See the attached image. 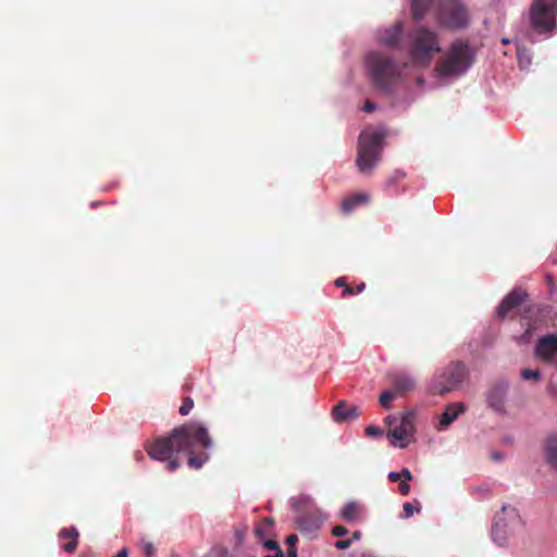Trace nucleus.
<instances>
[{
  "label": "nucleus",
  "instance_id": "f257e3e1",
  "mask_svg": "<svg viewBox=\"0 0 557 557\" xmlns=\"http://www.w3.org/2000/svg\"><path fill=\"white\" fill-rule=\"evenodd\" d=\"M213 445L212 438L199 422L185 423L175 428L169 437L156 440L148 448V455L156 460L168 461L169 471H175L181 462L172 458L173 454L188 455L187 463L193 469H200L209 459L207 454L195 455L196 449H209Z\"/></svg>",
  "mask_w": 557,
  "mask_h": 557
},
{
  "label": "nucleus",
  "instance_id": "f03ea898",
  "mask_svg": "<svg viewBox=\"0 0 557 557\" xmlns=\"http://www.w3.org/2000/svg\"><path fill=\"white\" fill-rule=\"evenodd\" d=\"M407 51L413 65L429 66L442 51L437 34L424 27L412 29L407 36Z\"/></svg>",
  "mask_w": 557,
  "mask_h": 557
},
{
  "label": "nucleus",
  "instance_id": "7ed1b4c3",
  "mask_svg": "<svg viewBox=\"0 0 557 557\" xmlns=\"http://www.w3.org/2000/svg\"><path fill=\"white\" fill-rule=\"evenodd\" d=\"M472 62L473 53L468 42L456 40L451 44L446 55L437 62L435 72L443 77L459 76L470 67Z\"/></svg>",
  "mask_w": 557,
  "mask_h": 557
},
{
  "label": "nucleus",
  "instance_id": "20e7f679",
  "mask_svg": "<svg viewBox=\"0 0 557 557\" xmlns=\"http://www.w3.org/2000/svg\"><path fill=\"white\" fill-rule=\"evenodd\" d=\"M367 65L373 84L384 91H388L400 75L397 64L381 52L369 53Z\"/></svg>",
  "mask_w": 557,
  "mask_h": 557
},
{
  "label": "nucleus",
  "instance_id": "39448f33",
  "mask_svg": "<svg viewBox=\"0 0 557 557\" xmlns=\"http://www.w3.org/2000/svg\"><path fill=\"white\" fill-rule=\"evenodd\" d=\"M384 134L362 132L359 137L357 166L361 173H370L379 163L383 148Z\"/></svg>",
  "mask_w": 557,
  "mask_h": 557
},
{
  "label": "nucleus",
  "instance_id": "423d86ee",
  "mask_svg": "<svg viewBox=\"0 0 557 557\" xmlns=\"http://www.w3.org/2000/svg\"><path fill=\"white\" fill-rule=\"evenodd\" d=\"M467 376V367L461 361H453L437 370L429 385L432 394L444 395L458 388Z\"/></svg>",
  "mask_w": 557,
  "mask_h": 557
},
{
  "label": "nucleus",
  "instance_id": "0eeeda50",
  "mask_svg": "<svg viewBox=\"0 0 557 557\" xmlns=\"http://www.w3.org/2000/svg\"><path fill=\"white\" fill-rule=\"evenodd\" d=\"M438 23L449 29H462L469 25V13L460 0H443L438 10Z\"/></svg>",
  "mask_w": 557,
  "mask_h": 557
},
{
  "label": "nucleus",
  "instance_id": "6e6552de",
  "mask_svg": "<svg viewBox=\"0 0 557 557\" xmlns=\"http://www.w3.org/2000/svg\"><path fill=\"white\" fill-rule=\"evenodd\" d=\"M521 523V518L515 507L510 505L503 506L500 511L495 516L492 531L494 540L499 545H503L507 536L511 534L516 528L520 527Z\"/></svg>",
  "mask_w": 557,
  "mask_h": 557
},
{
  "label": "nucleus",
  "instance_id": "1a4fd4ad",
  "mask_svg": "<svg viewBox=\"0 0 557 557\" xmlns=\"http://www.w3.org/2000/svg\"><path fill=\"white\" fill-rule=\"evenodd\" d=\"M557 0H534L531 7V24L540 33L555 27Z\"/></svg>",
  "mask_w": 557,
  "mask_h": 557
},
{
  "label": "nucleus",
  "instance_id": "9d476101",
  "mask_svg": "<svg viewBox=\"0 0 557 557\" xmlns=\"http://www.w3.org/2000/svg\"><path fill=\"white\" fill-rule=\"evenodd\" d=\"M414 413L407 411L400 416L399 422L388 430L387 435L393 438L392 444L397 445L400 448L408 446L411 436L414 433L413 425Z\"/></svg>",
  "mask_w": 557,
  "mask_h": 557
},
{
  "label": "nucleus",
  "instance_id": "9b49d317",
  "mask_svg": "<svg viewBox=\"0 0 557 557\" xmlns=\"http://www.w3.org/2000/svg\"><path fill=\"white\" fill-rule=\"evenodd\" d=\"M528 294L522 289L511 290L497 307V315L502 319L515 312L527 299Z\"/></svg>",
  "mask_w": 557,
  "mask_h": 557
},
{
  "label": "nucleus",
  "instance_id": "f8f14e48",
  "mask_svg": "<svg viewBox=\"0 0 557 557\" xmlns=\"http://www.w3.org/2000/svg\"><path fill=\"white\" fill-rule=\"evenodd\" d=\"M535 355L541 360L549 362L557 355V335H546L539 339Z\"/></svg>",
  "mask_w": 557,
  "mask_h": 557
},
{
  "label": "nucleus",
  "instance_id": "ddd939ff",
  "mask_svg": "<svg viewBox=\"0 0 557 557\" xmlns=\"http://www.w3.org/2000/svg\"><path fill=\"white\" fill-rule=\"evenodd\" d=\"M336 422H345L359 417L357 407L349 406L345 400H341L332 410Z\"/></svg>",
  "mask_w": 557,
  "mask_h": 557
},
{
  "label": "nucleus",
  "instance_id": "4468645a",
  "mask_svg": "<svg viewBox=\"0 0 557 557\" xmlns=\"http://www.w3.org/2000/svg\"><path fill=\"white\" fill-rule=\"evenodd\" d=\"M466 410L462 403H453L446 406L440 419V428L446 429L449 426L457 417Z\"/></svg>",
  "mask_w": 557,
  "mask_h": 557
},
{
  "label": "nucleus",
  "instance_id": "2eb2a0df",
  "mask_svg": "<svg viewBox=\"0 0 557 557\" xmlns=\"http://www.w3.org/2000/svg\"><path fill=\"white\" fill-rule=\"evenodd\" d=\"M403 33V23L396 22L388 28L384 29L380 36V41L388 47H395L400 38Z\"/></svg>",
  "mask_w": 557,
  "mask_h": 557
},
{
  "label": "nucleus",
  "instance_id": "dca6fc26",
  "mask_svg": "<svg viewBox=\"0 0 557 557\" xmlns=\"http://www.w3.org/2000/svg\"><path fill=\"white\" fill-rule=\"evenodd\" d=\"M79 536V532L75 527L64 528L59 532V537L62 540L70 539V543H63L62 549L66 553H74L77 548V540Z\"/></svg>",
  "mask_w": 557,
  "mask_h": 557
},
{
  "label": "nucleus",
  "instance_id": "f3484780",
  "mask_svg": "<svg viewBox=\"0 0 557 557\" xmlns=\"http://www.w3.org/2000/svg\"><path fill=\"white\" fill-rule=\"evenodd\" d=\"M370 200V196L364 193L356 194L351 197L346 198L342 203V210L344 213H350L359 205L366 203Z\"/></svg>",
  "mask_w": 557,
  "mask_h": 557
},
{
  "label": "nucleus",
  "instance_id": "a211bd4d",
  "mask_svg": "<svg viewBox=\"0 0 557 557\" xmlns=\"http://www.w3.org/2000/svg\"><path fill=\"white\" fill-rule=\"evenodd\" d=\"M545 458L555 470H557V435L549 436L545 445Z\"/></svg>",
  "mask_w": 557,
  "mask_h": 557
},
{
  "label": "nucleus",
  "instance_id": "6ab92c4d",
  "mask_svg": "<svg viewBox=\"0 0 557 557\" xmlns=\"http://www.w3.org/2000/svg\"><path fill=\"white\" fill-rule=\"evenodd\" d=\"M297 524H298V529L301 532H308V533L313 532L320 528V522L315 518H312L310 515H307V513L301 515L297 519Z\"/></svg>",
  "mask_w": 557,
  "mask_h": 557
},
{
  "label": "nucleus",
  "instance_id": "aec40b11",
  "mask_svg": "<svg viewBox=\"0 0 557 557\" xmlns=\"http://www.w3.org/2000/svg\"><path fill=\"white\" fill-rule=\"evenodd\" d=\"M413 379L406 375H398L394 379V392L395 394H403L413 389Z\"/></svg>",
  "mask_w": 557,
  "mask_h": 557
},
{
  "label": "nucleus",
  "instance_id": "412c9836",
  "mask_svg": "<svg viewBox=\"0 0 557 557\" xmlns=\"http://www.w3.org/2000/svg\"><path fill=\"white\" fill-rule=\"evenodd\" d=\"M431 0H412L411 11L414 21H421L429 10Z\"/></svg>",
  "mask_w": 557,
  "mask_h": 557
},
{
  "label": "nucleus",
  "instance_id": "4be33fe9",
  "mask_svg": "<svg viewBox=\"0 0 557 557\" xmlns=\"http://www.w3.org/2000/svg\"><path fill=\"white\" fill-rule=\"evenodd\" d=\"M504 395L500 389L492 391L488 395V404L492 408L497 411H500L504 407Z\"/></svg>",
  "mask_w": 557,
  "mask_h": 557
},
{
  "label": "nucleus",
  "instance_id": "5701e85b",
  "mask_svg": "<svg viewBox=\"0 0 557 557\" xmlns=\"http://www.w3.org/2000/svg\"><path fill=\"white\" fill-rule=\"evenodd\" d=\"M359 508L356 503H348L342 509V518L346 521H354L357 519Z\"/></svg>",
  "mask_w": 557,
  "mask_h": 557
},
{
  "label": "nucleus",
  "instance_id": "b1692460",
  "mask_svg": "<svg viewBox=\"0 0 557 557\" xmlns=\"http://www.w3.org/2000/svg\"><path fill=\"white\" fill-rule=\"evenodd\" d=\"M396 394L394 391H384L379 398V403L385 409L389 408L391 401L395 398Z\"/></svg>",
  "mask_w": 557,
  "mask_h": 557
},
{
  "label": "nucleus",
  "instance_id": "393cba45",
  "mask_svg": "<svg viewBox=\"0 0 557 557\" xmlns=\"http://www.w3.org/2000/svg\"><path fill=\"white\" fill-rule=\"evenodd\" d=\"M193 407H194V400L187 396V397L183 398V403H182L178 411L182 416H187L191 411Z\"/></svg>",
  "mask_w": 557,
  "mask_h": 557
},
{
  "label": "nucleus",
  "instance_id": "a878e982",
  "mask_svg": "<svg viewBox=\"0 0 557 557\" xmlns=\"http://www.w3.org/2000/svg\"><path fill=\"white\" fill-rule=\"evenodd\" d=\"M364 288H366L364 283H360L356 287L346 286V288L343 290V297L360 294L364 290Z\"/></svg>",
  "mask_w": 557,
  "mask_h": 557
},
{
  "label": "nucleus",
  "instance_id": "bb28decb",
  "mask_svg": "<svg viewBox=\"0 0 557 557\" xmlns=\"http://www.w3.org/2000/svg\"><path fill=\"white\" fill-rule=\"evenodd\" d=\"M521 376L524 380H531L532 379V380H536L537 381L541 377V373L537 370L524 369L521 372Z\"/></svg>",
  "mask_w": 557,
  "mask_h": 557
},
{
  "label": "nucleus",
  "instance_id": "cd10ccee",
  "mask_svg": "<svg viewBox=\"0 0 557 557\" xmlns=\"http://www.w3.org/2000/svg\"><path fill=\"white\" fill-rule=\"evenodd\" d=\"M141 549L146 557H152L156 553V547L151 542H144L141 543Z\"/></svg>",
  "mask_w": 557,
  "mask_h": 557
},
{
  "label": "nucleus",
  "instance_id": "c85d7f7f",
  "mask_svg": "<svg viewBox=\"0 0 557 557\" xmlns=\"http://www.w3.org/2000/svg\"><path fill=\"white\" fill-rule=\"evenodd\" d=\"M247 528H237L235 529L234 535L236 537L237 544L240 545L243 543V540L246 535Z\"/></svg>",
  "mask_w": 557,
  "mask_h": 557
},
{
  "label": "nucleus",
  "instance_id": "c756f323",
  "mask_svg": "<svg viewBox=\"0 0 557 557\" xmlns=\"http://www.w3.org/2000/svg\"><path fill=\"white\" fill-rule=\"evenodd\" d=\"M348 533V530L344 525H335L332 529V534L336 537L344 536Z\"/></svg>",
  "mask_w": 557,
  "mask_h": 557
},
{
  "label": "nucleus",
  "instance_id": "7c9ffc66",
  "mask_svg": "<svg viewBox=\"0 0 557 557\" xmlns=\"http://www.w3.org/2000/svg\"><path fill=\"white\" fill-rule=\"evenodd\" d=\"M351 543L352 539L339 540L335 543V547L338 549H346L351 545Z\"/></svg>",
  "mask_w": 557,
  "mask_h": 557
},
{
  "label": "nucleus",
  "instance_id": "2f4dec72",
  "mask_svg": "<svg viewBox=\"0 0 557 557\" xmlns=\"http://www.w3.org/2000/svg\"><path fill=\"white\" fill-rule=\"evenodd\" d=\"M264 547H265L267 549L275 550V552H277V549H281V548H280V546H278V544H277V542H276V541H274V540H268V541H265V542H264Z\"/></svg>",
  "mask_w": 557,
  "mask_h": 557
},
{
  "label": "nucleus",
  "instance_id": "473e14b6",
  "mask_svg": "<svg viewBox=\"0 0 557 557\" xmlns=\"http://www.w3.org/2000/svg\"><path fill=\"white\" fill-rule=\"evenodd\" d=\"M366 434L368 436H375V435H379L381 434V430L375 426V425H369L367 429H366Z\"/></svg>",
  "mask_w": 557,
  "mask_h": 557
},
{
  "label": "nucleus",
  "instance_id": "72a5a7b5",
  "mask_svg": "<svg viewBox=\"0 0 557 557\" xmlns=\"http://www.w3.org/2000/svg\"><path fill=\"white\" fill-rule=\"evenodd\" d=\"M398 488L401 495H408L410 492V485L405 481H400Z\"/></svg>",
  "mask_w": 557,
  "mask_h": 557
},
{
  "label": "nucleus",
  "instance_id": "f704fd0d",
  "mask_svg": "<svg viewBox=\"0 0 557 557\" xmlns=\"http://www.w3.org/2000/svg\"><path fill=\"white\" fill-rule=\"evenodd\" d=\"M400 420V417H397V416H387L385 419H384V422L386 424H388L389 426L392 425H396Z\"/></svg>",
  "mask_w": 557,
  "mask_h": 557
},
{
  "label": "nucleus",
  "instance_id": "c9c22d12",
  "mask_svg": "<svg viewBox=\"0 0 557 557\" xmlns=\"http://www.w3.org/2000/svg\"><path fill=\"white\" fill-rule=\"evenodd\" d=\"M399 473L401 481L408 482L412 480V474L407 468H404Z\"/></svg>",
  "mask_w": 557,
  "mask_h": 557
},
{
  "label": "nucleus",
  "instance_id": "e433bc0d",
  "mask_svg": "<svg viewBox=\"0 0 557 557\" xmlns=\"http://www.w3.org/2000/svg\"><path fill=\"white\" fill-rule=\"evenodd\" d=\"M298 541V537L297 535L295 534H290L286 537V544L289 546V547H294L295 544L297 543Z\"/></svg>",
  "mask_w": 557,
  "mask_h": 557
},
{
  "label": "nucleus",
  "instance_id": "4c0bfd02",
  "mask_svg": "<svg viewBox=\"0 0 557 557\" xmlns=\"http://www.w3.org/2000/svg\"><path fill=\"white\" fill-rule=\"evenodd\" d=\"M335 286L337 287H343L344 289L346 288V286H349L346 282V277H337L334 282Z\"/></svg>",
  "mask_w": 557,
  "mask_h": 557
},
{
  "label": "nucleus",
  "instance_id": "58836bf2",
  "mask_svg": "<svg viewBox=\"0 0 557 557\" xmlns=\"http://www.w3.org/2000/svg\"><path fill=\"white\" fill-rule=\"evenodd\" d=\"M403 176H404V175H403V174H400V173H395V174H393V175L388 178L387 184H388V185H393V184H395L399 178H401Z\"/></svg>",
  "mask_w": 557,
  "mask_h": 557
},
{
  "label": "nucleus",
  "instance_id": "ea45409f",
  "mask_svg": "<svg viewBox=\"0 0 557 557\" xmlns=\"http://www.w3.org/2000/svg\"><path fill=\"white\" fill-rule=\"evenodd\" d=\"M388 480L391 482H398V481H400L401 480L400 473L399 472H389L388 473Z\"/></svg>",
  "mask_w": 557,
  "mask_h": 557
},
{
  "label": "nucleus",
  "instance_id": "a19ab883",
  "mask_svg": "<svg viewBox=\"0 0 557 557\" xmlns=\"http://www.w3.org/2000/svg\"><path fill=\"white\" fill-rule=\"evenodd\" d=\"M404 511L406 512V517H410L413 513V506L410 503H406L404 505Z\"/></svg>",
  "mask_w": 557,
  "mask_h": 557
},
{
  "label": "nucleus",
  "instance_id": "79ce46f5",
  "mask_svg": "<svg viewBox=\"0 0 557 557\" xmlns=\"http://www.w3.org/2000/svg\"><path fill=\"white\" fill-rule=\"evenodd\" d=\"M363 110H364L366 112H372V111H374V110H375V104H374L373 102H371V101H369V100H368V101H366V103H364Z\"/></svg>",
  "mask_w": 557,
  "mask_h": 557
},
{
  "label": "nucleus",
  "instance_id": "37998d69",
  "mask_svg": "<svg viewBox=\"0 0 557 557\" xmlns=\"http://www.w3.org/2000/svg\"><path fill=\"white\" fill-rule=\"evenodd\" d=\"M113 557H128V549L123 547L115 556Z\"/></svg>",
  "mask_w": 557,
  "mask_h": 557
},
{
  "label": "nucleus",
  "instance_id": "c03bdc74",
  "mask_svg": "<svg viewBox=\"0 0 557 557\" xmlns=\"http://www.w3.org/2000/svg\"><path fill=\"white\" fill-rule=\"evenodd\" d=\"M287 557H297V550L295 547H289L287 549Z\"/></svg>",
  "mask_w": 557,
  "mask_h": 557
},
{
  "label": "nucleus",
  "instance_id": "a18cd8bd",
  "mask_svg": "<svg viewBox=\"0 0 557 557\" xmlns=\"http://www.w3.org/2000/svg\"><path fill=\"white\" fill-rule=\"evenodd\" d=\"M264 557H284V553L282 549H277L274 555H267Z\"/></svg>",
  "mask_w": 557,
  "mask_h": 557
},
{
  "label": "nucleus",
  "instance_id": "49530a36",
  "mask_svg": "<svg viewBox=\"0 0 557 557\" xmlns=\"http://www.w3.org/2000/svg\"><path fill=\"white\" fill-rule=\"evenodd\" d=\"M492 458L494 460H500L503 458L502 454L498 451L493 453Z\"/></svg>",
  "mask_w": 557,
  "mask_h": 557
},
{
  "label": "nucleus",
  "instance_id": "de8ad7c7",
  "mask_svg": "<svg viewBox=\"0 0 557 557\" xmlns=\"http://www.w3.org/2000/svg\"><path fill=\"white\" fill-rule=\"evenodd\" d=\"M359 537H360V533L359 532H355L354 535H352V539L358 540Z\"/></svg>",
  "mask_w": 557,
  "mask_h": 557
}]
</instances>
